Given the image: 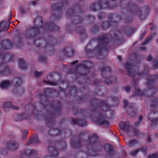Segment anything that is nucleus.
I'll list each match as a JSON object with an SVG mask.
<instances>
[{"mask_svg": "<svg viewBox=\"0 0 158 158\" xmlns=\"http://www.w3.org/2000/svg\"><path fill=\"white\" fill-rule=\"evenodd\" d=\"M73 148H80L74 155V158H88L96 155L101 148L98 143V138L95 135L89 136L86 133L81 132L79 138L74 137L71 142Z\"/></svg>", "mask_w": 158, "mask_h": 158, "instance_id": "nucleus-1", "label": "nucleus"}, {"mask_svg": "<svg viewBox=\"0 0 158 158\" xmlns=\"http://www.w3.org/2000/svg\"><path fill=\"white\" fill-rule=\"evenodd\" d=\"M130 31L128 27H124L119 30L118 29H114L110 32V34L103 35L97 37L93 39L96 40L98 44L93 50L86 48L85 51L87 53H92L96 55L103 56L106 55L108 52V50L106 48L105 44L108 41H115L117 42L122 40L123 34L127 35L128 32Z\"/></svg>", "mask_w": 158, "mask_h": 158, "instance_id": "nucleus-2", "label": "nucleus"}, {"mask_svg": "<svg viewBox=\"0 0 158 158\" xmlns=\"http://www.w3.org/2000/svg\"><path fill=\"white\" fill-rule=\"evenodd\" d=\"M90 105L94 108L92 118L98 124L108 125V118L99 110L101 108L103 111H107L110 108L107 103L105 101H100L96 99L91 101Z\"/></svg>", "mask_w": 158, "mask_h": 158, "instance_id": "nucleus-3", "label": "nucleus"}, {"mask_svg": "<svg viewBox=\"0 0 158 158\" xmlns=\"http://www.w3.org/2000/svg\"><path fill=\"white\" fill-rule=\"evenodd\" d=\"M66 13V16L68 18L71 17V19L72 24L68 25L66 27V30L69 32H70L74 27L75 28L77 27H75L82 22L83 18L78 15L81 13V11L80 8L77 6H75L72 9H69ZM79 27H78V28Z\"/></svg>", "mask_w": 158, "mask_h": 158, "instance_id": "nucleus-4", "label": "nucleus"}, {"mask_svg": "<svg viewBox=\"0 0 158 158\" xmlns=\"http://www.w3.org/2000/svg\"><path fill=\"white\" fill-rule=\"evenodd\" d=\"M51 107L50 111H48L45 118L46 123L48 127L52 126L54 124V117L59 115L61 110V104L58 101H52Z\"/></svg>", "mask_w": 158, "mask_h": 158, "instance_id": "nucleus-5", "label": "nucleus"}, {"mask_svg": "<svg viewBox=\"0 0 158 158\" xmlns=\"http://www.w3.org/2000/svg\"><path fill=\"white\" fill-rule=\"evenodd\" d=\"M145 11L144 9L139 8L134 3L129 2L126 5L123 11L128 13V15H138L139 19L144 20L146 17Z\"/></svg>", "mask_w": 158, "mask_h": 158, "instance_id": "nucleus-6", "label": "nucleus"}, {"mask_svg": "<svg viewBox=\"0 0 158 158\" xmlns=\"http://www.w3.org/2000/svg\"><path fill=\"white\" fill-rule=\"evenodd\" d=\"M34 43L37 47L44 48L56 44L57 40L51 35L45 36L44 38H37Z\"/></svg>", "mask_w": 158, "mask_h": 158, "instance_id": "nucleus-7", "label": "nucleus"}, {"mask_svg": "<svg viewBox=\"0 0 158 158\" xmlns=\"http://www.w3.org/2000/svg\"><path fill=\"white\" fill-rule=\"evenodd\" d=\"M93 66L92 63L89 61H85L84 64L77 66L74 71L76 78L86 75V74L89 73V69Z\"/></svg>", "mask_w": 158, "mask_h": 158, "instance_id": "nucleus-8", "label": "nucleus"}, {"mask_svg": "<svg viewBox=\"0 0 158 158\" xmlns=\"http://www.w3.org/2000/svg\"><path fill=\"white\" fill-rule=\"evenodd\" d=\"M73 113L74 115L78 116V119L72 118L71 122L74 125H78L82 127L86 125L87 123L85 119L86 118V113L83 110L77 111V110L75 108L73 109Z\"/></svg>", "mask_w": 158, "mask_h": 158, "instance_id": "nucleus-9", "label": "nucleus"}, {"mask_svg": "<svg viewBox=\"0 0 158 158\" xmlns=\"http://www.w3.org/2000/svg\"><path fill=\"white\" fill-rule=\"evenodd\" d=\"M109 3L107 0H99L91 3L89 7L90 10L96 11L107 7Z\"/></svg>", "mask_w": 158, "mask_h": 158, "instance_id": "nucleus-10", "label": "nucleus"}, {"mask_svg": "<svg viewBox=\"0 0 158 158\" xmlns=\"http://www.w3.org/2000/svg\"><path fill=\"white\" fill-rule=\"evenodd\" d=\"M119 126L120 130H123L126 131L128 136H135L138 135V131L130 126L128 122H121L119 123Z\"/></svg>", "mask_w": 158, "mask_h": 158, "instance_id": "nucleus-11", "label": "nucleus"}, {"mask_svg": "<svg viewBox=\"0 0 158 158\" xmlns=\"http://www.w3.org/2000/svg\"><path fill=\"white\" fill-rule=\"evenodd\" d=\"M40 27L35 26L31 27L26 31V36L27 39L32 40V43H33L35 41L34 40L35 37L40 32Z\"/></svg>", "mask_w": 158, "mask_h": 158, "instance_id": "nucleus-12", "label": "nucleus"}, {"mask_svg": "<svg viewBox=\"0 0 158 158\" xmlns=\"http://www.w3.org/2000/svg\"><path fill=\"white\" fill-rule=\"evenodd\" d=\"M124 65L125 69L127 70L129 76L130 77H133L134 78V84H136L137 79L135 80V79L134 78V76H135L137 73L136 71L135 70L136 69L137 67L132 65L130 62H126L124 64Z\"/></svg>", "mask_w": 158, "mask_h": 158, "instance_id": "nucleus-13", "label": "nucleus"}, {"mask_svg": "<svg viewBox=\"0 0 158 158\" xmlns=\"http://www.w3.org/2000/svg\"><path fill=\"white\" fill-rule=\"evenodd\" d=\"M13 44L11 43L10 40H4L2 44H0V52L3 51V49L8 50L12 48Z\"/></svg>", "mask_w": 158, "mask_h": 158, "instance_id": "nucleus-14", "label": "nucleus"}, {"mask_svg": "<svg viewBox=\"0 0 158 158\" xmlns=\"http://www.w3.org/2000/svg\"><path fill=\"white\" fill-rule=\"evenodd\" d=\"M130 117L132 118L137 114V110L134 104L128 105L126 111Z\"/></svg>", "mask_w": 158, "mask_h": 158, "instance_id": "nucleus-15", "label": "nucleus"}, {"mask_svg": "<svg viewBox=\"0 0 158 158\" xmlns=\"http://www.w3.org/2000/svg\"><path fill=\"white\" fill-rule=\"evenodd\" d=\"M54 145L59 150H64L67 147L66 143L63 140H59L56 141Z\"/></svg>", "mask_w": 158, "mask_h": 158, "instance_id": "nucleus-16", "label": "nucleus"}, {"mask_svg": "<svg viewBox=\"0 0 158 158\" xmlns=\"http://www.w3.org/2000/svg\"><path fill=\"white\" fill-rule=\"evenodd\" d=\"M154 115L153 118L151 120V125L152 126H154L158 124V112H153L148 114V118L151 119V116Z\"/></svg>", "mask_w": 158, "mask_h": 158, "instance_id": "nucleus-17", "label": "nucleus"}, {"mask_svg": "<svg viewBox=\"0 0 158 158\" xmlns=\"http://www.w3.org/2000/svg\"><path fill=\"white\" fill-rule=\"evenodd\" d=\"M55 146L52 144L50 145L48 148V151L52 157H57L58 155V152Z\"/></svg>", "mask_w": 158, "mask_h": 158, "instance_id": "nucleus-18", "label": "nucleus"}, {"mask_svg": "<svg viewBox=\"0 0 158 158\" xmlns=\"http://www.w3.org/2000/svg\"><path fill=\"white\" fill-rule=\"evenodd\" d=\"M19 144L15 140H11L7 144V147L10 150L14 151L18 149Z\"/></svg>", "mask_w": 158, "mask_h": 158, "instance_id": "nucleus-19", "label": "nucleus"}, {"mask_svg": "<svg viewBox=\"0 0 158 158\" xmlns=\"http://www.w3.org/2000/svg\"><path fill=\"white\" fill-rule=\"evenodd\" d=\"M104 148L105 150H107L106 157L108 158H111L114 154L113 147L110 145L106 144L104 146Z\"/></svg>", "mask_w": 158, "mask_h": 158, "instance_id": "nucleus-20", "label": "nucleus"}, {"mask_svg": "<svg viewBox=\"0 0 158 158\" xmlns=\"http://www.w3.org/2000/svg\"><path fill=\"white\" fill-rule=\"evenodd\" d=\"M8 68L3 63L0 64V74L1 75H5L9 73Z\"/></svg>", "mask_w": 158, "mask_h": 158, "instance_id": "nucleus-21", "label": "nucleus"}, {"mask_svg": "<svg viewBox=\"0 0 158 158\" xmlns=\"http://www.w3.org/2000/svg\"><path fill=\"white\" fill-rule=\"evenodd\" d=\"M135 93L137 94H138L139 96L146 95L148 97L152 96L153 95V93H151V90H149L148 88L145 92L142 91L140 89H138L136 91Z\"/></svg>", "mask_w": 158, "mask_h": 158, "instance_id": "nucleus-22", "label": "nucleus"}, {"mask_svg": "<svg viewBox=\"0 0 158 158\" xmlns=\"http://www.w3.org/2000/svg\"><path fill=\"white\" fill-rule=\"evenodd\" d=\"M62 52L65 56L68 57L73 56L74 53V51L71 47L65 48L63 49Z\"/></svg>", "mask_w": 158, "mask_h": 158, "instance_id": "nucleus-23", "label": "nucleus"}, {"mask_svg": "<svg viewBox=\"0 0 158 158\" xmlns=\"http://www.w3.org/2000/svg\"><path fill=\"white\" fill-rule=\"evenodd\" d=\"M75 30L77 33H79L80 37L82 39L86 38L87 35L85 30L81 27H76L75 28Z\"/></svg>", "mask_w": 158, "mask_h": 158, "instance_id": "nucleus-24", "label": "nucleus"}, {"mask_svg": "<svg viewBox=\"0 0 158 158\" xmlns=\"http://www.w3.org/2000/svg\"><path fill=\"white\" fill-rule=\"evenodd\" d=\"M40 142L38 136L37 135H34L29 139L28 143L30 144L36 145Z\"/></svg>", "mask_w": 158, "mask_h": 158, "instance_id": "nucleus-25", "label": "nucleus"}, {"mask_svg": "<svg viewBox=\"0 0 158 158\" xmlns=\"http://www.w3.org/2000/svg\"><path fill=\"white\" fill-rule=\"evenodd\" d=\"M22 82L21 79L19 77H14L11 82V83L15 88L19 87L20 86Z\"/></svg>", "mask_w": 158, "mask_h": 158, "instance_id": "nucleus-26", "label": "nucleus"}, {"mask_svg": "<svg viewBox=\"0 0 158 158\" xmlns=\"http://www.w3.org/2000/svg\"><path fill=\"white\" fill-rule=\"evenodd\" d=\"M11 83L8 80L2 81L0 83V87L2 89H8L11 85Z\"/></svg>", "mask_w": 158, "mask_h": 158, "instance_id": "nucleus-27", "label": "nucleus"}, {"mask_svg": "<svg viewBox=\"0 0 158 158\" xmlns=\"http://www.w3.org/2000/svg\"><path fill=\"white\" fill-rule=\"evenodd\" d=\"M45 29V30L52 31L54 30H58L59 28L52 23H50L46 25Z\"/></svg>", "mask_w": 158, "mask_h": 158, "instance_id": "nucleus-28", "label": "nucleus"}, {"mask_svg": "<svg viewBox=\"0 0 158 158\" xmlns=\"http://www.w3.org/2000/svg\"><path fill=\"white\" fill-rule=\"evenodd\" d=\"M158 79V75H155L151 76L150 79L148 80L146 82V85L147 86H152L153 82Z\"/></svg>", "mask_w": 158, "mask_h": 158, "instance_id": "nucleus-29", "label": "nucleus"}, {"mask_svg": "<svg viewBox=\"0 0 158 158\" xmlns=\"http://www.w3.org/2000/svg\"><path fill=\"white\" fill-rule=\"evenodd\" d=\"M151 101V108H153L156 107L158 105V97H152Z\"/></svg>", "mask_w": 158, "mask_h": 158, "instance_id": "nucleus-30", "label": "nucleus"}, {"mask_svg": "<svg viewBox=\"0 0 158 158\" xmlns=\"http://www.w3.org/2000/svg\"><path fill=\"white\" fill-rule=\"evenodd\" d=\"M37 152L35 150L28 148H26L24 151V153L27 157H29L30 156L33 155L34 154H35Z\"/></svg>", "mask_w": 158, "mask_h": 158, "instance_id": "nucleus-31", "label": "nucleus"}, {"mask_svg": "<svg viewBox=\"0 0 158 158\" xmlns=\"http://www.w3.org/2000/svg\"><path fill=\"white\" fill-rule=\"evenodd\" d=\"M9 107L16 110H17L19 109L18 107L13 105H11V103L10 102H6L3 105V108L5 109H6L7 108Z\"/></svg>", "mask_w": 158, "mask_h": 158, "instance_id": "nucleus-32", "label": "nucleus"}, {"mask_svg": "<svg viewBox=\"0 0 158 158\" xmlns=\"http://www.w3.org/2000/svg\"><path fill=\"white\" fill-rule=\"evenodd\" d=\"M49 133L51 136L53 137L60 134V132L59 129L55 128L51 129L49 131Z\"/></svg>", "mask_w": 158, "mask_h": 158, "instance_id": "nucleus-33", "label": "nucleus"}, {"mask_svg": "<svg viewBox=\"0 0 158 158\" xmlns=\"http://www.w3.org/2000/svg\"><path fill=\"white\" fill-rule=\"evenodd\" d=\"M34 21L35 25L36 26V27L40 26L42 23V17L40 16H37L34 19Z\"/></svg>", "mask_w": 158, "mask_h": 158, "instance_id": "nucleus-34", "label": "nucleus"}, {"mask_svg": "<svg viewBox=\"0 0 158 158\" xmlns=\"http://www.w3.org/2000/svg\"><path fill=\"white\" fill-rule=\"evenodd\" d=\"M27 63L24 61L22 59H19V66L20 68L25 69L27 68Z\"/></svg>", "mask_w": 158, "mask_h": 158, "instance_id": "nucleus-35", "label": "nucleus"}, {"mask_svg": "<svg viewBox=\"0 0 158 158\" xmlns=\"http://www.w3.org/2000/svg\"><path fill=\"white\" fill-rule=\"evenodd\" d=\"M101 70L102 72L101 75L103 77H105L104 75L110 72V68L108 67H102L101 68Z\"/></svg>", "mask_w": 158, "mask_h": 158, "instance_id": "nucleus-36", "label": "nucleus"}, {"mask_svg": "<svg viewBox=\"0 0 158 158\" xmlns=\"http://www.w3.org/2000/svg\"><path fill=\"white\" fill-rule=\"evenodd\" d=\"M111 26L110 22L108 21L103 22L102 23L101 27L102 29L103 30H105L107 29L109 27Z\"/></svg>", "mask_w": 158, "mask_h": 158, "instance_id": "nucleus-37", "label": "nucleus"}, {"mask_svg": "<svg viewBox=\"0 0 158 158\" xmlns=\"http://www.w3.org/2000/svg\"><path fill=\"white\" fill-rule=\"evenodd\" d=\"M14 89L15 92L17 94L21 95L24 92L25 89L22 87L15 88Z\"/></svg>", "mask_w": 158, "mask_h": 158, "instance_id": "nucleus-38", "label": "nucleus"}, {"mask_svg": "<svg viewBox=\"0 0 158 158\" xmlns=\"http://www.w3.org/2000/svg\"><path fill=\"white\" fill-rule=\"evenodd\" d=\"M122 19V16L118 14H114L113 18V23H118Z\"/></svg>", "mask_w": 158, "mask_h": 158, "instance_id": "nucleus-39", "label": "nucleus"}, {"mask_svg": "<svg viewBox=\"0 0 158 158\" xmlns=\"http://www.w3.org/2000/svg\"><path fill=\"white\" fill-rule=\"evenodd\" d=\"M138 143V142L137 140H132L128 141L127 143V144L128 147H131Z\"/></svg>", "mask_w": 158, "mask_h": 158, "instance_id": "nucleus-40", "label": "nucleus"}, {"mask_svg": "<svg viewBox=\"0 0 158 158\" xmlns=\"http://www.w3.org/2000/svg\"><path fill=\"white\" fill-rule=\"evenodd\" d=\"M61 136H65L66 135H70L71 134V131L68 129H64L60 131Z\"/></svg>", "mask_w": 158, "mask_h": 158, "instance_id": "nucleus-41", "label": "nucleus"}, {"mask_svg": "<svg viewBox=\"0 0 158 158\" xmlns=\"http://www.w3.org/2000/svg\"><path fill=\"white\" fill-rule=\"evenodd\" d=\"M116 80V79L115 77H112L106 80L105 82L106 84L109 85L112 83L115 82Z\"/></svg>", "mask_w": 158, "mask_h": 158, "instance_id": "nucleus-42", "label": "nucleus"}, {"mask_svg": "<svg viewBox=\"0 0 158 158\" xmlns=\"http://www.w3.org/2000/svg\"><path fill=\"white\" fill-rule=\"evenodd\" d=\"M14 42L15 44L19 47H20L22 45L21 39L18 37H15Z\"/></svg>", "mask_w": 158, "mask_h": 158, "instance_id": "nucleus-43", "label": "nucleus"}, {"mask_svg": "<svg viewBox=\"0 0 158 158\" xmlns=\"http://www.w3.org/2000/svg\"><path fill=\"white\" fill-rule=\"evenodd\" d=\"M99 26H98L97 24H95L91 29V32L94 33L95 34L98 32L99 30Z\"/></svg>", "mask_w": 158, "mask_h": 158, "instance_id": "nucleus-44", "label": "nucleus"}, {"mask_svg": "<svg viewBox=\"0 0 158 158\" xmlns=\"http://www.w3.org/2000/svg\"><path fill=\"white\" fill-rule=\"evenodd\" d=\"M77 90L76 87L74 86L71 87L70 88V91L69 92L70 95H74L77 92Z\"/></svg>", "mask_w": 158, "mask_h": 158, "instance_id": "nucleus-45", "label": "nucleus"}, {"mask_svg": "<svg viewBox=\"0 0 158 158\" xmlns=\"http://www.w3.org/2000/svg\"><path fill=\"white\" fill-rule=\"evenodd\" d=\"M61 4L60 3L59 4H53L51 5V8L52 9L54 10L58 9V10L61 9V7L59 6H60Z\"/></svg>", "mask_w": 158, "mask_h": 158, "instance_id": "nucleus-46", "label": "nucleus"}, {"mask_svg": "<svg viewBox=\"0 0 158 158\" xmlns=\"http://www.w3.org/2000/svg\"><path fill=\"white\" fill-rule=\"evenodd\" d=\"M149 70V67L147 64H145L144 65V70L145 71V72L144 73H138V76H142L144 75V74H146V73L145 72H146L148 71Z\"/></svg>", "mask_w": 158, "mask_h": 158, "instance_id": "nucleus-47", "label": "nucleus"}, {"mask_svg": "<svg viewBox=\"0 0 158 158\" xmlns=\"http://www.w3.org/2000/svg\"><path fill=\"white\" fill-rule=\"evenodd\" d=\"M148 88L149 90H151V93H153V94H155L157 91L156 89L154 86H148Z\"/></svg>", "mask_w": 158, "mask_h": 158, "instance_id": "nucleus-48", "label": "nucleus"}, {"mask_svg": "<svg viewBox=\"0 0 158 158\" xmlns=\"http://www.w3.org/2000/svg\"><path fill=\"white\" fill-rule=\"evenodd\" d=\"M152 39V36H150L147 37L144 42H143L142 44L143 45H146L149 43Z\"/></svg>", "mask_w": 158, "mask_h": 158, "instance_id": "nucleus-49", "label": "nucleus"}, {"mask_svg": "<svg viewBox=\"0 0 158 158\" xmlns=\"http://www.w3.org/2000/svg\"><path fill=\"white\" fill-rule=\"evenodd\" d=\"M87 20L89 23H92L94 19V17L93 15H89L87 16Z\"/></svg>", "mask_w": 158, "mask_h": 158, "instance_id": "nucleus-50", "label": "nucleus"}, {"mask_svg": "<svg viewBox=\"0 0 158 158\" xmlns=\"http://www.w3.org/2000/svg\"><path fill=\"white\" fill-rule=\"evenodd\" d=\"M105 16V13L103 12H100L98 13V18L99 19H102L104 18Z\"/></svg>", "mask_w": 158, "mask_h": 158, "instance_id": "nucleus-51", "label": "nucleus"}, {"mask_svg": "<svg viewBox=\"0 0 158 158\" xmlns=\"http://www.w3.org/2000/svg\"><path fill=\"white\" fill-rule=\"evenodd\" d=\"M61 15H60L59 16H57L56 15H54L51 17V20H53L54 21L58 20L61 17Z\"/></svg>", "mask_w": 158, "mask_h": 158, "instance_id": "nucleus-52", "label": "nucleus"}, {"mask_svg": "<svg viewBox=\"0 0 158 158\" xmlns=\"http://www.w3.org/2000/svg\"><path fill=\"white\" fill-rule=\"evenodd\" d=\"M114 14L113 13H110L108 15V19L110 21V23H113V18Z\"/></svg>", "mask_w": 158, "mask_h": 158, "instance_id": "nucleus-53", "label": "nucleus"}, {"mask_svg": "<svg viewBox=\"0 0 158 158\" xmlns=\"http://www.w3.org/2000/svg\"><path fill=\"white\" fill-rule=\"evenodd\" d=\"M140 150H137L134 151H132L129 152V154L133 156H135L137 153Z\"/></svg>", "mask_w": 158, "mask_h": 158, "instance_id": "nucleus-54", "label": "nucleus"}, {"mask_svg": "<svg viewBox=\"0 0 158 158\" xmlns=\"http://www.w3.org/2000/svg\"><path fill=\"white\" fill-rule=\"evenodd\" d=\"M153 67L158 68V60H155L153 62Z\"/></svg>", "mask_w": 158, "mask_h": 158, "instance_id": "nucleus-55", "label": "nucleus"}, {"mask_svg": "<svg viewBox=\"0 0 158 158\" xmlns=\"http://www.w3.org/2000/svg\"><path fill=\"white\" fill-rule=\"evenodd\" d=\"M1 152L2 155H5L7 153V150L6 148H3L1 150Z\"/></svg>", "mask_w": 158, "mask_h": 158, "instance_id": "nucleus-56", "label": "nucleus"}, {"mask_svg": "<svg viewBox=\"0 0 158 158\" xmlns=\"http://www.w3.org/2000/svg\"><path fill=\"white\" fill-rule=\"evenodd\" d=\"M39 60L40 61L44 62H46L47 60L46 57L42 56H40L39 57Z\"/></svg>", "mask_w": 158, "mask_h": 158, "instance_id": "nucleus-57", "label": "nucleus"}, {"mask_svg": "<svg viewBox=\"0 0 158 158\" xmlns=\"http://www.w3.org/2000/svg\"><path fill=\"white\" fill-rule=\"evenodd\" d=\"M51 90V88H48L44 90L45 94L46 96L48 95V93L50 92Z\"/></svg>", "mask_w": 158, "mask_h": 158, "instance_id": "nucleus-58", "label": "nucleus"}, {"mask_svg": "<svg viewBox=\"0 0 158 158\" xmlns=\"http://www.w3.org/2000/svg\"><path fill=\"white\" fill-rule=\"evenodd\" d=\"M149 158H158V153L153 154L149 156Z\"/></svg>", "mask_w": 158, "mask_h": 158, "instance_id": "nucleus-59", "label": "nucleus"}, {"mask_svg": "<svg viewBox=\"0 0 158 158\" xmlns=\"http://www.w3.org/2000/svg\"><path fill=\"white\" fill-rule=\"evenodd\" d=\"M11 57V56L9 55L8 54L4 55L3 56V60H5L6 59H7L8 60H10V58Z\"/></svg>", "mask_w": 158, "mask_h": 158, "instance_id": "nucleus-60", "label": "nucleus"}, {"mask_svg": "<svg viewBox=\"0 0 158 158\" xmlns=\"http://www.w3.org/2000/svg\"><path fill=\"white\" fill-rule=\"evenodd\" d=\"M124 89L126 92L127 93H129L131 91V88L128 86L125 87Z\"/></svg>", "mask_w": 158, "mask_h": 158, "instance_id": "nucleus-61", "label": "nucleus"}, {"mask_svg": "<svg viewBox=\"0 0 158 158\" xmlns=\"http://www.w3.org/2000/svg\"><path fill=\"white\" fill-rule=\"evenodd\" d=\"M43 73L42 72H39L37 71L35 72V74L36 76L37 77H39Z\"/></svg>", "mask_w": 158, "mask_h": 158, "instance_id": "nucleus-62", "label": "nucleus"}, {"mask_svg": "<svg viewBox=\"0 0 158 158\" xmlns=\"http://www.w3.org/2000/svg\"><path fill=\"white\" fill-rule=\"evenodd\" d=\"M28 132L27 131L25 130L23 131V138H25L26 137V136Z\"/></svg>", "mask_w": 158, "mask_h": 158, "instance_id": "nucleus-63", "label": "nucleus"}, {"mask_svg": "<svg viewBox=\"0 0 158 158\" xmlns=\"http://www.w3.org/2000/svg\"><path fill=\"white\" fill-rule=\"evenodd\" d=\"M153 58L151 54L149 55L147 57V60L148 61H151L152 60Z\"/></svg>", "mask_w": 158, "mask_h": 158, "instance_id": "nucleus-64", "label": "nucleus"}]
</instances>
